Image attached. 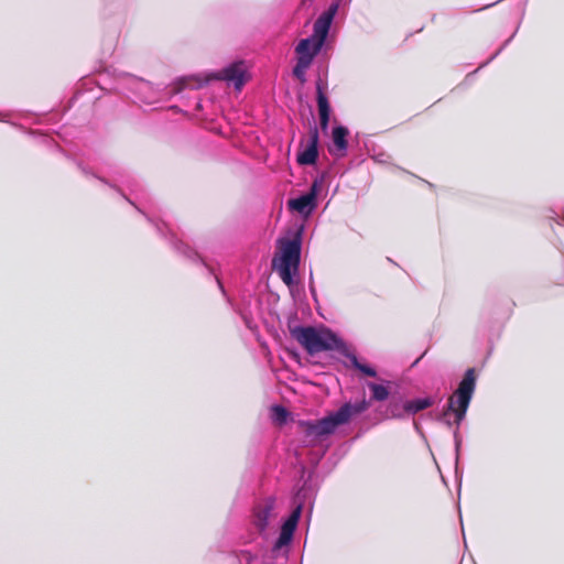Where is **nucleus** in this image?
<instances>
[{
  "instance_id": "obj_1",
  "label": "nucleus",
  "mask_w": 564,
  "mask_h": 564,
  "mask_svg": "<svg viewBox=\"0 0 564 564\" xmlns=\"http://www.w3.org/2000/svg\"><path fill=\"white\" fill-rule=\"evenodd\" d=\"M292 337L311 356L321 351H337L348 358L351 366L368 377H377V370L359 361L358 357L351 352L347 344L329 329L317 330L312 326H296L291 329Z\"/></svg>"
},
{
  "instance_id": "obj_2",
  "label": "nucleus",
  "mask_w": 564,
  "mask_h": 564,
  "mask_svg": "<svg viewBox=\"0 0 564 564\" xmlns=\"http://www.w3.org/2000/svg\"><path fill=\"white\" fill-rule=\"evenodd\" d=\"M370 406V401L362 399L355 403L345 402L337 411L330 412L317 421L303 422L307 437L319 438L333 434L337 427L347 424L355 415L361 414Z\"/></svg>"
},
{
  "instance_id": "obj_3",
  "label": "nucleus",
  "mask_w": 564,
  "mask_h": 564,
  "mask_svg": "<svg viewBox=\"0 0 564 564\" xmlns=\"http://www.w3.org/2000/svg\"><path fill=\"white\" fill-rule=\"evenodd\" d=\"M476 389V373L474 368H468L458 383L454 395L448 399L447 411L454 414L455 429L453 431V438L455 444L456 460L459 457V448L462 445V437L459 434V425L465 420L467 410L473 399Z\"/></svg>"
},
{
  "instance_id": "obj_4",
  "label": "nucleus",
  "mask_w": 564,
  "mask_h": 564,
  "mask_svg": "<svg viewBox=\"0 0 564 564\" xmlns=\"http://www.w3.org/2000/svg\"><path fill=\"white\" fill-rule=\"evenodd\" d=\"M280 258L273 259V267L278 269L281 280L291 286L301 262L302 231L299 230L292 239L279 241Z\"/></svg>"
},
{
  "instance_id": "obj_5",
  "label": "nucleus",
  "mask_w": 564,
  "mask_h": 564,
  "mask_svg": "<svg viewBox=\"0 0 564 564\" xmlns=\"http://www.w3.org/2000/svg\"><path fill=\"white\" fill-rule=\"evenodd\" d=\"M323 186V177L315 178L311 184L308 192L289 200L290 209L297 212L304 217H308L317 207V196Z\"/></svg>"
},
{
  "instance_id": "obj_6",
  "label": "nucleus",
  "mask_w": 564,
  "mask_h": 564,
  "mask_svg": "<svg viewBox=\"0 0 564 564\" xmlns=\"http://www.w3.org/2000/svg\"><path fill=\"white\" fill-rule=\"evenodd\" d=\"M276 501L270 496L260 500L253 508V524L260 533H264L270 523L276 519Z\"/></svg>"
},
{
  "instance_id": "obj_7",
  "label": "nucleus",
  "mask_w": 564,
  "mask_h": 564,
  "mask_svg": "<svg viewBox=\"0 0 564 564\" xmlns=\"http://www.w3.org/2000/svg\"><path fill=\"white\" fill-rule=\"evenodd\" d=\"M339 2L335 1L315 20L311 35L318 44L323 45L328 36L333 20L338 11Z\"/></svg>"
},
{
  "instance_id": "obj_8",
  "label": "nucleus",
  "mask_w": 564,
  "mask_h": 564,
  "mask_svg": "<svg viewBox=\"0 0 564 564\" xmlns=\"http://www.w3.org/2000/svg\"><path fill=\"white\" fill-rule=\"evenodd\" d=\"M213 77L232 84L236 90H241L247 80V72L243 62H232L213 74Z\"/></svg>"
},
{
  "instance_id": "obj_9",
  "label": "nucleus",
  "mask_w": 564,
  "mask_h": 564,
  "mask_svg": "<svg viewBox=\"0 0 564 564\" xmlns=\"http://www.w3.org/2000/svg\"><path fill=\"white\" fill-rule=\"evenodd\" d=\"M302 509H303L302 505L301 503L297 505L292 510L290 516L283 521L280 534L273 545L274 550H280L283 546H286L292 542L294 532L296 530L299 520L302 514Z\"/></svg>"
},
{
  "instance_id": "obj_10",
  "label": "nucleus",
  "mask_w": 564,
  "mask_h": 564,
  "mask_svg": "<svg viewBox=\"0 0 564 564\" xmlns=\"http://www.w3.org/2000/svg\"><path fill=\"white\" fill-rule=\"evenodd\" d=\"M315 87L321 129L327 131L332 111L328 97L325 93L327 84L318 78L315 83Z\"/></svg>"
},
{
  "instance_id": "obj_11",
  "label": "nucleus",
  "mask_w": 564,
  "mask_h": 564,
  "mask_svg": "<svg viewBox=\"0 0 564 564\" xmlns=\"http://www.w3.org/2000/svg\"><path fill=\"white\" fill-rule=\"evenodd\" d=\"M318 159V130L313 127L310 131L307 145L299 151L296 161L300 165H313Z\"/></svg>"
},
{
  "instance_id": "obj_12",
  "label": "nucleus",
  "mask_w": 564,
  "mask_h": 564,
  "mask_svg": "<svg viewBox=\"0 0 564 564\" xmlns=\"http://www.w3.org/2000/svg\"><path fill=\"white\" fill-rule=\"evenodd\" d=\"M322 48L323 45L318 44L311 36L302 39L295 47L296 58L312 64Z\"/></svg>"
},
{
  "instance_id": "obj_13",
  "label": "nucleus",
  "mask_w": 564,
  "mask_h": 564,
  "mask_svg": "<svg viewBox=\"0 0 564 564\" xmlns=\"http://www.w3.org/2000/svg\"><path fill=\"white\" fill-rule=\"evenodd\" d=\"M349 131L344 126H336L333 128L332 139L339 155H344L348 148L347 137Z\"/></svg>"
},
{
  "instance_id": "obj_14",
  "label": "nucleus",
  "mask_w": 564,
  "mask_h": 564,
  "mask_svg": "<svg viewBox=\"0 0 564 564\" xmlns=\"http://www.w3.org/2000/svg\"><path fill=\"white\" fill-rule=\"evenodd\" d=\"M434 404L432 398H417L413 400H408L403 403V410L408 415H414L425 409L431 408Z\"/></svg>"
},
{
  "instance_id": "obj_15",
  "label": "nucleus",
  "mask_w": 564,
  "mask_h": 564,
  "mask_svg": "<svg viewBox=\"0 0 564 564\" xmlns=\"http://www.w3.org/2000/svg\"><path fill=\"white\" fill-rule=\"evenodd\" d=\"M391 381H386L384 384L376 383L372 381H368L366 383L367 388L371 391V401L383 402L389 398L390 390L389 387Z\"/></svg>"
},
{
  "instance_id": "obj_16",
  "label": "nucleus",
  "mask_w": 564,
  "mask_h": 564,
  "mask_svg": "<svg viewBox=\"0 0 564 564\" xmlns=\"http://www.w3.org/2000/svg\"><path fill=\"white\" fill-rule=\"evenodd\" d=\"M289 412L288 410L280 404H275L271 408V417L273 422L278 424H284L288 421Z\"/></svg>"
},
{
  "instance_id": "obj_17",
  "label": "nucleus",
  "mask_w": 564,
  "mask_h": 564,
  "mask_svg": "<svg viewBox=\"0 0 564 564\" xmlns=\"http://www.w3.org/2000/svg\"><path fill=\"white\" fill-rule=\"evenodd\" d=\"M311 63H307V61H300L296 58V64L293 67V75L295 78H297L301 83H304L306 80V70L311 66Z\"/></svg>"
},
{
  "instance_id": "obj_18",
  "label": "nucleus",
  "mask_w": 564,
  "mask_h": 564,
  "mask_svg": "<svg viewBox=\"0 0 564 564\" xmlns=\"http://www.w3.org/2000/svg\"><path fill=\"white\" fill-rule=\"evenodd\" d=\"M387 411L389 413V417L391 419H404L406 412L403 410V404H400L395 401H390Z\"/></svg>"
},
{
  "instance_id": "obj_19",
  "label": "nucleus",
  "mask_w": 564,
  "mask_h": 564,
  "mask_svg": "<svg viewBox=\"0 0 564 564\" xmlns=\"http://www.w3.org/2000/svg\"><path fill=\"white\" fill-rule=\"evenodd\" d=\"M451 411H447V406L443 410L442 414L438 417V421L444 423L448 429H452L454 424V421L449 419Z\"/></svg>"
},
{
  "instance_id": "obj_20",
  "label": "nucleus",
  "mask_w": 564,
  "mask_h": 564,
  "mask_svg": "<svg viewBox=\"0 0 564 564\" xmlns=\"http://www.w3.org/2000/svg\"><path fill=\"white\" fill-rule=\"evenodd\" d=\"M180 84L182 85V87L180 88V90H181V89H183V88H186V87H189V88H192V89H197V88H200V87H202V83H199V82H195V83H194V82L188 80V79H182V80L180 82Z\"/></svg>"
},
{
  "instance_id": "obj_21",
  "label": "nucleus",
  "mask_w": 564,
  "mask_h": 564,
  "mask_svg": "<svg viewBox=\"0 0 564 564\" xmlns=\"http://www.w3.org/2000/svg\"><path fill=\"white\" fill-rule=\"evenodd\" d=\"M138 85H139V90L140 91H151L152 90V87L147 82L141 80V82H139Z\"/></svg>"
},
{
  "instance_id": "obj_22",
  "label": "nucleus",
  "mask_w": 564,
  "mask_h": 564,
  "mask_svg": "<svg viewBox=\"0 0 564 564\" xmlns=\"http://www.w3.org/2000/svg\"><path fill=\"white\" fill-rule=\"evenodd\" d=\"M509 41H510V39H509V40H507V41L505 42V44L502 45V47H500V48H499V50H498V51H497V52H496V53L490 57V59H489V61H487V62L482 63V64L479 66V68H481V67L486 66L490 61H492L497 55H499V53H500V52L502 51V48H503V47L509 43Z\"/></svg>"
},
{
  "instance_id": "obj_23",
  "label": "nucleus",
  "mask_w": 564,
  "mask_h": 564,
  "mask_svg": "<svg viewBox=\"0 0 564 564\" xmlns=\"http://www.w3.org/2000/svg\"><path fill=\"white\" fill-rule=\"evenodd\" d=\"M145 105H153L155 102V100L153 98H149V99H143L142 100Z\"/></svg>"
},
{
  "instance_id": "obj_24",
  "label": "nucleus",
  "mask_w": 564,
  "mask_h": 564,
  "mask_svg": "<svg viewBox=\"0 0 564 564\" xmlns=\"http://www.w3.org/2000/svg\"><path fill=\"white\" fill-rule=\"evenodd\" d=\"M216 280H217V283H218V286H219L220 291H221V292H223V294L225 295V294H226V292H225V289H224V286H223V284H221V282H220V280H219L218 278H216Z\"/></svg>"
},
{
  "instance_id": "obj_25",
  "label": "nucleus",
  "mask_w": 564,
  "mask_h": 564,
  "mask_svg": "<svg viewBox=\"0 0 564 564\" xmlns=\"http://www.w3.org/2000/svg\"><path fill=\"white\" fill-rule=\"evenodd\" d=\"M246 558L248 561V564H251V562L254 560V557L250 554H247Z\"/></svg>"
},
{
  "instance_id": "obj_26",
  "label": "nucleus",
  "mask_w": 564,
  "mask_h": 564,
  "mask_svg": "<svg viewBox=\"0 0 564 564\" xmlns=\"http://www.w3.org/2000/svg\"><path fill=\"white\" fill-rule=\"evenodd\" d=\"M414 427H415V430H416V431H419V430H420V427H419V425H417V423H416V422H414Z\"/></svg>"
},
{
  "instance_id": "obj_27",
  "label": "nucleus",
  "mask_w": 564,
  "mask_h": 564,
  "mask_svg": "<svg viewBox=\"0 0 564 564\" xmlns=\"http://www.w3.org/2000/svg\"><path fill=\"white\" fill-rule=\"evenodd\" d=\"M563 221H564V218H563Z\"/></svg>"
}]
</instances>
